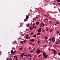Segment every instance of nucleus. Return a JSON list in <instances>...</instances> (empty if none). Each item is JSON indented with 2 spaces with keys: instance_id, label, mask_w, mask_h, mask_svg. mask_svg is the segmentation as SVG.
I'll return each mask as SVG.
<instances>
[{
  "instance_id": "nucleus-13",
  "label": "nucleus",
  "mask_w": 60,
  "mask_h": 60,
  "mask_svg": "<svg viewBox=\"0 0 60 60\" xmlns=\"http://www.w3.org/2000/svg\"><path fill=\"white\" fill-rule=\"evenodd\" d=\"M30 30H33V27H31L30 28Z\"/></svg>"
},
{
  "instance_id": "nucleus-16",
  "label": "nucleus",
  "mask_w": 60,
  "mask_h": 60,
  "mask_svg": "<svg viewBox=\"0 0 60 60\" xmlns=\"http://www.w3.org/2000/svg\"><path fill=\"white\" fill-rule=\"evenodd\" d=\"M42 25H43V23H41V25L40 26V27H41V26H42Z\"/></svg>"
},
{
  "instance_id": "nucleus-41",
  "label": "nucleus",
  "mask_w": 60,
  "mask_h": 60,
  "mask_svg": "<svg viewBox=\"0 0 60 60\" xmlns=\"http://www.w3.org/2000/svg\"><path fill=\"white\" fill-rule=\"evenodd\" d=\"M33 51H30V52H31V53H32V52H33Z\"/></svg>"
},
{
  "instance_id": "nucleus-27",
  "label": "nucleus",
  "mask_w": 60,
  "mask_h": 60,
  "mask_svg": "<svg viewBox=\"0 0 60 60\" xmlns=\"http://www.w3.org/2000/svg\"><path fill=\"white\" fill-rule=\"evenodd\" d=\"M26 26L27 27H29V24H28Z\"/></svg>"
},
{
  "instance_id": "nucleus-15",
  "label": "nucleus",
  "mask_w": 60,
  "mask_h": 60,
  "mask_svg": "<svg viewBox=\"0 0 60 60\" xmlns=\"http://www.w3.org/2000/svg\"><path fill=\"white\" fill-rule=\"evenodd\" d=\"M44 39H48V38L47 37H46V36H45L44 37Z\"/></svg>"
},
{
  "instance_id": "nucleus-45",
  "label": "nucleus",
  "mask_w": 60,
  "mask_h": 60,
  "mask_svg": "<svg viewBox=\"0 0 60 60\" xmlns=\"http://www.w3.org/2000/svg\"><path fill=\"white\" fill-rule=\"evenodd\" d=\"M29 49H31V47H29Z\"/></svg>"
},
{
  "instance_id": "nucleus-63",
  "label": "nucleus",
  "mask_w": 60,
  "mask_h": 60,
  "mask_svg": "<svg viewBox=\"0 0 60 60\" xmlns=\"http://www.w3.org/2000/svg\"><path fill=\"white\" fill-rule=\"evenodd\" d=\"M25 50H26V47H25Z\"/></svg>"
},
{
  "instance_id": "nucleus-9",
  "label": "nucleus",
  "mask_w": 60,
  "mask_h": 60,
  "mask_svg": "<svg viewBox=\"0 0 60 60\" xmlns=\"http://www.w3.org/2000/svg\"><path fill=\"white\" fill-rule=\"evenodd\" d=\"M41 34L40 33H38L37 34V35H40Z\"/></svg>"
},
{
  "instance_id": "nucleus-42",
  "label": "nucleus",
  "mask_w": 60,
  "mask_h": 60,
  "mask_svg": "<svg viewBox=\"0 0 60 60\" xmlns=\"http://www.w3.org/2000/svg\"><path fill=\"white\" fill-rule=\"evenodd\" d=\"M58 55H60V53H59V52L58 53Z\"/></svg>"
},
{
  "instance_id": "nucleus-19",
  "label": "nucleus",
  "mask_w": 60,
  "mask_h": 60,
  "mask_svg": "<svg viewBox=\"0 0 60 60\" xmlns=\"http://www.w3.org/2000/svg\"><path fill=\"white\" fill-rule=\"evenodd\" d=\"M41 32V31L40 30H38V33H40V32Z\"/></svg>"
},
{
  "instance_id": "nucleus-10",
  "label": "nucleus",
  "mask_w": 60,
  "mask_h": 60,
  "mask_svg": "<svg viewBox=\"0 0 60 60\" xmlns=\"http://www.w3.org/2000/svg\"><path fill=\"white\" fill-rule=\"evenodd\" d=\"M33 37H35V38H36V35L34 34L33 35Z\"/></svg>"
},
{
  "instance_id": "nucleus-4",
  "label": "nucleus",
  "mask_w": 60,
  "mask_h": 60,
  "mask_svg": "<svg viewBox=\"0 0 60 60\" xmlns=\"http://www.w3.org/2000/svg\"><path fill=\"white\" fill-rule=\"evenodd\" d=\"M30 41H31L32 42H34V39H33L31 40H30Z\"/></svg>"
},
{
  "instance_id": "nucleus-26",
  "label": "nucleus",
  "mask_w": 60,
  "mask_h": 60,
  "mask_svg": "<svg viewBox=\"0 0 60 60\" xmlns=\"http://www.w3.org/2000/svg\"><path fill=\"white\" fill-rule=\"evenodd\" d=\"M52 40V39H51V38H50V41H51V40Z\"/></svg>"
},
{
  "instance_id": "nucleus-64",
  "label": "nucleus",
  "mask_w": 60,
  "mask_h": 60,
  "mask_svg": "<svg viewBox=\"0 0 60 60\" xmlns=\"http://www.w3.org/2000/svg\"><path fill=\"white\" fill-rule=\"evenodd\" d=\"M51 43V42H49V44H50Z\"/></svg>"
},
{
  "instance_id": "nucleus-44",
  "label": "nucleus",
  "mask_w": 60,
  "mask_h": 60,
  "mask_svg": "<svg viewBox=\"0 0 60 60\" xmlns=\"http://www.w3.org/2000/svg\"><path fill=\"white\" fill-rule=\"evenodd\" d=\"M23 41V42H26V41L24 40Z\"/></svg>"
},
{
  "instance_id": "nucleus-23",
  "label": "nucleus",
  "mask_w": 60,
  "mask_h": 60,
  "mask_svg": "<svg viewBox=\"0 0 60 60\" xmlns=\"http://www.w3.org/2000/svg\"><path fill=\"white\" fill-rule=\"evenodd\" d=\"M15 59L16 60H18V59L17 58V56L16 57Z\"/></svg>"
},
{
  "instance_id": "nucleus-34",
  "label": "nucleus",
  "mask_w": 60,
  "mask_h": 60,
  "mask_svg": "<svg viewBox=\"0 0 60 60\" xmlns=\"http://www.w3.org/2000/svg\"><path fill=\"white\" fill-rule=\"evenodd\" d=\"M45 17H49V16H48L47 15H45Z\"/></svg>"
},
{
  "instance_id": "nucleus-22",
  "label": "nucleus",
  "mask_w": 60,
  "mask_h": 60,
  "mask_svg": "<svg viewBox=\"0 0 60 60\" xmlns=\"http://www.w3.org/2000/svg\"><path fill=\"white\" fill-rule=\"evenodd\" d=\"M29 56L30 57H31V55L30 54H29Z\"/></svg>"
},
{
  "instance_id": "nucleus-35",
  "label": "nucleus",
  "mask_w": 60,
  "mask_h": 60,
  "mask_svg": "<svg viewBox=\"0 0 60 60\" xmlns=\"http://www.w3.org/2000/svg\"><path fill=\"white\" fill-rule=\"evenodd\" d=\"M33 28H36V27H34V26H33Z\"/></svg>"
},
{
  "instance_id": "nucleus-11",
  "label": "nucleus",
  "mask_w": 60,
  "mask_h": 60,
  "mask_svg": "<svg viewBox=\"0 0 60 60\" xmlns=\"http://www.w3.org/2000/svg\"><path fill=\"white\" fill-rule=\"evenodd\" d=\"M53 51L55 54H56V50H53Z\"/></svg>"
},
{
  "instance_id": "nucleus-2",
  "label": "nucleus",
  "mask_w": 60,
  "mask_h": 60,
  "mask_svg": "<svg viewBox=\"0 0 60 60\" xmlns=\"http://www.w3.org/2000/svg\"><path fill=\"white\" fill-rule=\"evenodd\" d=\"M41 50L39 49H38L37 51V54H39L41 53Z\"/></svg>"
},
{
  "instance_id": "nucleus-29",
  "label": "nucleus",
  "mask_w": 60,
  "mask_h": 60,
  "mask_svg": "<svg viewBox=\"0 0 60 60\" xmlns=\"http://www.w3.org/2000/svg\"><path fill=\"white\" fill-rule=\"evenodd\" d=\"M56 47H58V48L59 47V46H58V45H56Z\"/></svg>"
},
{
  "instance_id": "nucleus-20",
  "label": "nucleus",
  "mask_w": 60,
  "mask_h": 60,
  "mask_svg": "<svg viewBox=\"0 0 60 60\" xmlns=\"http://www.w3.org/2000/svg\"><path fill=\"white\" fill-rule=\"evenodd\" d=\"M38 44H39L40 43V41L38 40Z\"/></svg>"
},
{
  "instance_id": "nucleus-55",
  "label": "nucleus",
  "mask_w": 60,
  "mask_h": 60,
  "mask_svg": "<svg viewBox=\"0 0 60 60\" xmlns=\"http://www.w3.org/2000/svg\"><path fill=\"white\" fill-rule=\"evenodd\" d=\"M46 30H47V31H48V28H46Z\"/></svg>"
},
{
  "instance_id": "nucleus-49",
  "label": "nucleus",
  "mask_w": 60,
  "mask_h": 60,
  "mask_svg": "<svg viewBox=\"0 0 60 60\" xmlns=\"http://www.w3.org/2000/svg\"><path fill=\"white\" fill-rule=\"evenodd\" d=\"M58 10H59V12H60V9H59Z\"/></svg>"
},
{
  "instance_id": "nucleus-60",
  "label": "nucleus",
  "mask_w": 60,
  "mask_h": 60,
  "mask_svg": "<svg viewBox=\"0 0 60 60\" xmlns=\"http://www.w3.org/2000/svg\"><path fill=\"white\" fill-rule=\"evenodd\" d=\"M29 40H30V37H29Z\"/></svg>"
},
{
  "instance_id": "nucleus-32",
  "label": "nucleus",
  "mask_w": 60,
  "mask_h": 60,
  "mask_svg": "<svg viewBox=\"0 0 60 60\" xmlns=\"http://www.w3.org/2000/svg\"><path fill=\"white\" fill-rule=\"evenodd\" d=\"M56 23L57 24H59V22H56Z\"/></svg>"
},
{
  "instance_id": "nucleus-18",
  "label": "nucleus",
  "mask_w": 60,
  "mask_h": 60,
  "mask_svg": "<svg viewBox=\"0 0 60 60\" xmlns=\"http://www.w3.org/2000/svg\"><path fill=\"white\" fill-rule=\"evenodd\" d=\"M58 40H58V42L59 43H60V40H59V39Z\"/></svg>"
},
{
  "instance_id": "nucleus-52",
  "label": "nucleus",
  "mask_w": 60,
  "mask_h": 60,
  "mask_svg": "<svg viewBox=\"0 0 60 60\" xmlns=\"http://www.w3.org/2000/svg\"><path fill=\"white\" fill-rule=\"evenodd\" d=\"M59 31H57V34H58L59 33Z\"/></svg>"
},
{
  "instance_id": "nucleus-48",
  "label": "nucleus",
  "mask_w": 60,
  "mask_h": 60,
  "mask_svg": "<svg viewBox=\"0 0 60 60\" xmlns=\"http://www.w3.org/2000/svg\"><path fill=\"white\" fill-rule=\"evenodd\" d=\"M33 34V32H32L31 33V35H32V34Z\"/></svg>"
},
{
  "instance_id": "nucleus-40",
  "label": "nucleus",
  "mask_w": 60,
  "mask_h": 60,
  "mask_svg": "<svg viewBox=\"0 0 60 60\" xmlns=\"http://www.w3.org/2000/svg\"><path fill=\"white\" fill-rule=\"evenodd\" d=\"M48 49H49V50H50L51 49H50L49 48H48Z\"/></svg>"
},
{
  "instance_id": "nucleus-25",
  "label": "nucleus",
  "mask_w": 60,
  "mask_h": 60,
  "mask_svg": "<svg viewBox=\"0 0 60 60\" xmlns=\"http://www.w3.org/2000/svg\"><path fill=\"white\" fill-rule=\"evenodd\" d=\"M57 1L58 2H60V0H57Z\"/></svg>"
},
{
  "instance_id": "nucleus-43",
  "label": "nucleus",
  "mask_w": 60,
  "mask_h": 60,
  "mask_svg": "<svg viewBox=\"0 0 60 60\" xmlns=\"http://www.w3.org/2000/svg\"><path fill=\"white\" fill-rule=\"evenodd\" d=\"M59 43H58H58H57V42L56 43V44H59Z\"/></svg>"
},
{
  "instance_id": "nucleus-24",
  "label": "nucleus",
  "mask_w": 60,
  "mask_h": 60,
  "mask_svg": "<svg viewBox=\"0 0 60 60\" xmlns=\"http://www.w3.org/2000/svg\"><path fill=\"white\" fill-rule=\"evenodd\" d=\"M45 26V24H44L43 23V25L42 26V27H43V26Z\"/></svg>"
},
{
  "instance_id": "nucleus-46",
  "label": "nucleus",
  "mask_w": 60,
  "mask_h": 60,
  "mask_svg": "<svg viewBox=\"0 0 60 60\" xmlns=\"http://www.w3.org/2000/svg\"><path fill=\"white\" fill-rule=\"evenodd\" d=\"M16 56H13L14 58H15V57H16Z\"/></svg>"
},
{
  "instance_id": "nucleus-31",
  "label": "nucleus",
  "mask_w": 60,
  "mask_h": 60,
  "mask_svg": "<svg viewBox=\"0 0 60 60\" xmlns=\"http://www.w3.org/2000/svg\"><path fill=\"white\" fill-rule=\"evenodd\" d=\"M32 45H33V46H35V44H32Z\"/></svg>"
},
{
  "instance_id": "nucleus-51",
  "label": "nucleus",
  "mask_w": 60,
  "mask_h": 60,
  "mask_svg": "<svg viewBox=\"0 0 60 60\" xmlns=\"http://www.w3.org/2000/svg\"><path fill=\"white\" fill-rule=\"evenodd\" d=\"M56 25H57V24H56V23L55 24V25L56 26Z\"/></svg>"
},
{
  "instance_id": "nucleus-54",
  "label": "nucleus",
  "mask_w": 60,
  "mask_h": 60,
  "mask_svg": "<svg viewBox=\"0 0 60 60\" xmlns=\"http://www.w3.org/2000/svg\"><path fill=\"white\" fill-rule=\"evenodd\" d=\"M54 42L55 41V38H54Z\"/></svg>"
},
{
  "instance_id": "nucleus-6",
  "label": "nucleus",
  "mask_w": 60,
  "mask_h": 60,
  "mask_svg": "<svg viewBox=\"0 0 60 60\" xmlns=\"http://www.w3.org/2000/svg\"><path fill=\"white\" fill-rule=\"evenodd\" d=\"M26 38L27 40L28 39V35H26Z\"/></svg>"
},
{
  "instance_id": "nucleus-14",
  "label": "nucleus",
  "mask_w": 60,
  "mask_h": 60,
  "mask_svg": "<svg viewBox=\"0 0 60 60\" xmlns=\"http://www.w3.org/2000/svg\"><path fill=\"white\" fill-rule=\"evenodd\" d=\"M28 19H27V18H26L24 20V21H27V20Z\"/></svg>"
},
{
  "instance_id": "nucleus-37",
  "label": "nucleus",
  "mask_w": 60,
  "mask_h": 60,
  "mask_svg": "<svg viewBox=\"0 0 60 60\" xmlns=\"http://www.w3.org/2000/svg\"><path fill=\"white\" fill-rule=\"evenodd\" d=\"M35 25V23H34L33 24V26H34Z\"/></svg>"
},
{
  "instance_id": "nucleus-47",
  "label": "nucleus",
  "mask_w": 60,
  "mask_h": 60,
  "mask_svg": "<svg viewBox=\"0 0 60 60\" xmlns=\"http://www.w3.org/2000/svg\"><path fill=\"white\" fill-rule=\"evenodd\" d=\"M14 49V47H12V49Z\"/></svg>"
},
{
  "instance_id": "nucleus-50",
  "label": "nucleus",
  "mask_w": 60,
  "mask_h": 60,
  "mask_svg": "<svg viewBox=\"0 0 60 60\" xmlns=\"http://www.w3.org/2000/svg\"><path fill=\"white\" fill-rule=\"evenodd\" d=\"M50 31H53L52 30V29H51L50 30Z\"/></svg>"
},
{
  "instance_id": "nucleus-28",
  "label": "nucleus",
  "mask_w": 60,
  "mask_h": 60,
  "mask_svg": "<svg viewBox=\"0 0 60 60\" xmlns=\"http://www.w3.org/2000/svg\"><path fill=\"white\" fill-rule=\"evenodd\" d=\"M22 49V48H20L19 49L20 50H21Z\"/></svg>"
},
{
  "instance_id": "nucleus-58",
  "label": "nucleus",
  "mask_w": 60,
  "mask_h": 60,
  "mask_svg": "<svg viewBox=\"0 0 60 60\" xmlns=\"http://www.w3.org/2000/svg\"><path fill=\"white\" fill-rule=\"evenodd\" d=\"M33 49H34V50H35V48H33Z\"/></svg>"
},
{
  "instance_id": "nucleus-1",
  "label": "nucleus",
  "mask_w": 60,
  "mask_h": 60,
  "mask_svg": "<svg viewBox=\"0 0 60 60\" xmlns=\"http://www.w3.org/2000/svg\"><path fill=\"white\" fill-rule=\"evenodd\" d=\"M46 54V53L45 52H44L43 53V56L45 58H46L48 57V55H45Z\"/></svg>"
},
{
  "instance_id": "nucleus-21",
  "label": "nucleus",
  "mask_w": 60,
  "mask_h": 60,
  "mask_svg": "<svg viewBox=\"0 0 60 60\" xmlns=\"http://www.w3.org/2000/svg\"><path fill=\"white\" fill-rule=\"evenodd\" d=\"M24 56H26V57H27V55H24Z\"/></svg>"
},
{
  "instance_id": "nucleus-3",
  "label": "nucleus",
  "mask_w": 60,
  "mask_h": 60,
  "mask_svg": "<svg viewBox=\"0 0 60 60\" xmlns=\"http://www.w3.org/2000/svg\"><path fill=\"white\" fill-rule=\"evenodd\" d=\"M24 53L23 52L22 53V55L20 56L21 57H23V56H24Z\"/></svg>"
},
{
  "instance_id": "nucleus-36",
  "label": "nucleus",
  "mask_w": 60,
  "mask_h": 60,
  "mask_svg": "<svg viewBox=\"0 0 60 60\" xmlns=\"http://www.w3.org/2000/svg\"><path fill=\"white\" fill-rule=\"evenodd\" d=\"M49 22H50V23H52V22H51V21H49Z\"/></svg>"
},
{
  "instance_id": "nucleus-8",
  "label": "nucleus",
  "mask_w": 60,
  "mask_h": 60,
  "mask_svg": "<svg viewBox=\"0 0 60 60\" xmlns=\"http://www.w3.org/2000/svg\"><path fill=\"white\" fill-rule=\"evenodd\" d=\"M52 42H55V41H54V38H52Z\"/></svg>"
},
{
  "instance_id": "nucleus-33",
  "label": "nucleus",
  "mask_w": 60,
  "mask_h": 60,
  "mask_svg": "<svg viewBox=\"0 0 60 60\" xmlns=\"http://www.w3.org/2000/svg\"><path fill=\"white\" fill-rule=\"evenodd\" d=\"M41 28H39V30L40 31H41Z\"/></svg>"
},
{
  "instance_id": "nucleus-7",
  "label": "nucleus",
  "mask_w": 60,
  "mask_h": 60,
  "mask_svg": "<svg viewBox=\"0 0 60 60\" xmlns=\"http://www.w3.org/2000/svg\"><path fill=\"white\" fill-rule=\"evenodd\" d=\"M36 24H37V25H38L39 24V23H40V22H36Z\"/></svg>"
},
{
  "instance_id": "nucleus-62",
  "label": "nucleus",
  "mask_w": 60,
  "mask_h": 60,
  "mask_svg": "<svg viewBox=\"0 0 60 60\" xmlns=\"http://www.w3.org/2000/svg\"><path fill=\"white\" fill-rule=\"evenodd\" d=\"M33 21H34V18L33 19Z\"/></svg>"
},
{
  "instance_id": "nucleus-38",
  "label": "nucleus",
  "mask_w": 60,
  "mask_h": 60,
  "mask_svg": "<svg viewBox=\"0 0 60 60\" xmlns=\"http://www.w3.org/2000/svg\"><path fill=\"white\" fill-rule=\"evenodd\" d=\"M45 19L46 20H48V19H47L45 18Z\"/></svg>"
},
{
  "instance_id": "nucleus-61",
  "label": "nucleus",
  "mask_w": 60,
  "mask_h": 60,
  "mask_svg": "<svg viewBox=\"0 0 60 60\" xmlns=\"http://www.w3.org/2000/svg\"><path fill=\"white\" fill-rule=\"evenodd\" d=\"M53 4H56L54 3H53Z\"/></svg>"
},
{
  "instance_id": "nucleus-39",
  "label": "nucleus",
  "mask_w": 60,
  "mask_h": 60,
  "mask_svg": "<svg viewBox=\"0 0 60 60\" xmlns=\"http://www.w3.org/2000/svg\"><path fill=\"white\" fill-rule=\"evenodd\" d=\"M57 3L58 4H59V5H60V3Z\"/></svg>"
},
{
  "instance_id": "nucleus-17",
  "label": "nucleus",
  "mask_w": 60,
  "mask_h": 60,
  "mask_svg": "<svg viewBox=\"0 0 60 60\" xmlns=\"http://www.w3.org/2000/svg\"><path fill=\"white\" fill-rule=\"evenodd\" d=\"M23 41H21V44L22 45H23Z\"/></svg>"
},
{
  "instance_id": "nucleus-57",
  "label": "nucleus",
  "mask_w": 60,
  "mask_h": 60,
  "mask_svg": "<svg viewBox=\"0 0 60 60\" xmlns=\"http://www.w3.org/2000/svg\"><path fill=\"white\" fill-rule=\"evenodd\" d=\"M14 52L16 53V50H15L14 51Z\"/></svg>"
},
{
  "instance_id": "nucleus-53",
  "label": "nucleus",
  "mask_w": 60,
  "mask_h": 60,
  "mask_svg": "<svg viewBox=\"0 0 60 60\" xmlns=\"http://www.w3.org/2000/svg\"><path fill=\"white\" fill-rule=\"evenodd\" d=\"M46 41H47V42H48V40L47 39H46Z\"/></svg>"
},
{
  "instance_id": "nucleus-12",
  "label": "nucleus",
  "mask_w": 60,
  "mask_h": 60,
  "mask_svg": "<svg viewBox=\"0 0 60 60\" xmlns=\"http://www.w3.org/2000/svg\"><path fill=\"white\" fill-rule=\"evenodd\" d=\"M26 19H28V16L27 15H26Z\"/></svg>"
},
{
  "instance_id": "nucleus-30",
  "label": "nucleus",
  "mask_w": 60,
  "mask_h": 60,
  "mask_svg": "<svg viewBox=\"0 0 60 60\" xmlns=\"http://www.w3.org/2000/svg\"><path fill=\"white\" fill-rule=\"evenodd\" d=\"M41 56V54H40L39 56H38V58H39L40 57V56Z\"/></svg>"
},
{
  "instance_id": "nucleus-59",
  "label": "nucleus",
  "mask_w": 60,
  "mask_h": 60,
  "mask_svg": "<svg viewBox=\"0 0 60 60\" xmlns=\"http://www.w3.org/2000/svg\"><path fill=\"white\" fill-rule=\"evenodd\" d=\"M34 18L35 19V20L36 19V18L35 17Z\"/></svg>"
},
{
  "instance_id": "nucleus-56",
  "label": "nucleus",
  "mask_w": 60,
  "mask_h": 60,
  "mask_svg": "<svg viewBox=\"0 0 60 60\" xmlns=\"http://www.w3.org/2000/svg\"><path fill=\"white\" fill-rule=\"evenodd\" d=\"M28 30V29H26V31H27Z\"/></svg>"
},
{
  "instance_id": "nucleus-5",
  "label": "nucleus",
  "mask_w": 60,
  "mask_h": 60,
  "mask_svg": "<svg viewBox=\"0 0 60 60\" xmlns=\"http://www.w3.org/2000/svg\"><path fill=\"white\" fill-rule=\"evenodd\" d=\"M11 54H14V52H13V50H11Z\"/></svg>"
}]
</instances>
